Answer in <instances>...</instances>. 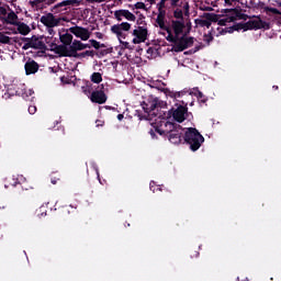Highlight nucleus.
I'll use <instances>...</instances> for the list:
<instances>
[{"instance_id": "nucleus-50", "label": "nucleus", "mask_w": 281, "mask_h": 281, "mask_svg": "<svg viewBox=\"0 0 281 281\" xmlns=\"http://www.w3.org/2000/svg\"><path fill=\"white\" fill-rule=\"evenodd\" d=\"M278 5L281 8V2H278Z\"/></svg>"}, {"instance_id": "nucleus-31", "label": "nucleus", "mask_w": 281, "mask_h": 281, "mask_svg": "<svg viewBox=\"0 0 281 281\" xmlns=\"http://www.w3.org/2000/svg\"><path fill=\"white\" fill-rule=\"evenodd\" d=\"M86 56H92L90 50H86L83 53L78 54L77 58H86Z\"/></svg>"}, {"instance_id": "nucleus-22", "label": "nucleus", "mask_w": 281, "mask_h": 281, "mask_svg": "<svg viewBox=\"0 0 281 281\" xmlns=\"http://www.w3.org/2000/svg\"><path fill=\"white\" fill-rule=\"evenodd\" d=\"M91 82L94 85H100L102 82V74L100 72H93L90 77Z\"/></svg>"}, {"instance_id": "nucleus-4", "label": "nucleus", "mask_w": 281, "mask_h": 281, "mask_svg": "<svg viewBox=\"0 0 281 281\" xmlns=\"http://www.w3.org/2000/svg\"><path fill=\"white\" fill-rule=\"evenodd\" d=\"M82 49H91V45L75 40L70 45H60L58 53L60 56L78 58V52H82Z\"/></svg>"}, {"instance_id": "nucleus-48", "label": "nucleus", "mask_w": 281, "mask_h": 281, "mask_svg": "<svg viewBox=\"0 0 281 281\" xmlns=\"http://www.w3.org/2000/svg\"><path fill=\"white\" fill-rule=\"evenodd\" d=\"M97 126H102V123H98Z\"/></svg>"}, {"instance_id": "nucleus-19", "label": "nucleus", "mask_w": 281, "mask_h": 281, "mask_svg": "<svg viewBox=\"0 0 281 281\" xmlns=\"http://www.w3.org/2000/svg\"><path fill=\"white\" fill-rule=\"evenodd\" d=\"M16 30L19 34H22L23 36H27L30 34V26L23 22L16 23Z\"/></svg>"}, {"instance_id": "nucleus-25", "label": "nucleus", "mask_w": 281, "mask_h": 281, "mask_svg": "<svg viewBox=\"0 0 281 281\" xmlns=\"http://www.w3.org/2000/svg\"><path fill=\"white\" fill-rule=\"evenodd\" d=\"M265 11L267 12V14H274L276 16L281 18V12L276 8L266 7Z\"/></svg>"}, {"instance_id": "nucleus-41", "label": "nucleus", "mask_w": 281, "mask_h": 281, "mask_svg": "<svg viewBox=\"0 0 281 281\" xmlns=\"http://www.w3.org/2000/svg\"><path fill=\"white\" fill-rule=\"evenodd\" d=\"M146 2H148L149 5H155V3H157V0H145Z\"/></svg>"}, {"instance_id": "nucleus-37", "label": "nucleus", "mask_w": 281, "mask_h": 281, "mask_svg": "<svg viewBox=\"0 0 281 281\" xmlns=\"http://www.w3.org/2000/svg\"><path fill=\"white\" fill-rule=\"evenodd\" d=\"M48 34L49 36H54V34H56V31H54V27H48Z\"/></svg>"}, {"instance_id": "nucleus-32", "label": "nucleus", "mask_w": 281, "mask_h": 281, "mask_svg": "<svg viewBox=\"0 0 281 281\" xmlns=\"http://www.w3.org/2000/svg\"><path fill=\"white\" fill-rule=\"evenodd\" d=\"M90 43H91L92 47H94V49H100V42H98L95 40H90Z\"/></svg>"}, {"instance_id": "nucleus-38", "label": "nucleus", "mask_w": 281, "mask_h": 281, "mask_svg": "<svg viewBox=\"0 0 281 281\" xmlns=\"http://www.w3.org/2000/svg\"><path fill=\"white\" fill-rule=\"evenodd\" d=\"M90 3H104L106 0H89Z\"/></svg>"}, {"instance_id": "nucleus-36", "label": "nucleus", "mask_w": 281, "mask_h": 281, "mask_svg": "<svg viewBox=\"0 0 281 281\" xmlns=\"http://www.w3.org/2000/svg\"><path fill=\"white\" fill-rule=\"evenodd\" d=\"M23 182H25V177L18 176V183H23Z\"/></svg>"}, {"instance_id": "nucleus-43", "label": "nucleus", "mask_w": 281, "mask_h": 281, "mask_svg": "<svg viewBox=\"0 0 281 281\" xmlns=\"http://www.w3.org/2000/svg\"><path fill=\"white\" fill-rule=\"evenodd\" d=\"M95 36H97V38H103L104 35L102 33H100V32H97Z\"/></svg>"}, {"instance_id": "nucleus-18", "label": "nucleus", "mask_w": 281, "mask_h": 281, "mask_svg": "<svg viewBox=\"0 0 281 281\" xmlns=\"http://www.w3.org/2000/svg\"><path fill=\"white\" fill-rule=\"evenodd\" d=\"M153 5H149L148 3L144 2V0H138L135 4L132 5V10H144L145 12H148Z\"/></svg>"}, {"instance_id": "nucleus-8", "label": "nucleus", "mask_w": 281, "mask_h": 281, "mask_svg": "<svg viewBox=\"0 0 281 281\" xmlns=\"http://www.w3.org/2000/svg\"><path fill=\"white\" fill-rule=\"evenodd\" d=\"M166 130L162 133H169L168 139L171 144H181V135H183V128L181 126H175V123L167 121L165 123Z\"/></svg>"}, {"instance_id": "nucleus-53", "label": "nucleus", "mask_w": 281, "mask_h": 281, "mask_svg": "<svg viewBox=\"0 0 281 281\" xmlns=\"http://www.w3.org/2000/svg\"><path fill=\"white\" fill-rule=\"evenodd\" d=\"M274 89H278V87H274Z\"/></svg>"}, {"instance_id": "nucleus-5", "label": "nucleus", "mask_w": 281, "mask_h": 281, "mask_svg": "<svg viewBox=\"0 0 281 281\" xmlns=\"http://www.w3.org/2000/svg\"><path fill=\"white\" fill-rule=\"evenodd\" d=\"M184 142L189 144L191 150L196 151L201 148V145L203 142H205V138L201 133H199V130L194 127H188L184 132Z\"/></svg>"}, {"instance_id": "nucleus-35", "label": "nucleus", "mask_w": 281, "mask_h": 281, "mask_svg": "<svg viewBox=\"0 0 281 281\" xmlns=\"http://www.w3.org/2000/svg\"><path fill=\"white\" fill-rule=\"evenodd\" d=\"M234 0H224V5L229 7L233 5Z\"/></svg>"}, {"instance_id": "nucleus-10", "label": "nucleus", "mask_w": 281, "mask_h": 281, "mask_svg": "<svg viewBox=\"0 0 281 281\" xmlns=\"http://www.w3.org/2000/svg\"><path fill=\"white\" fill-rule=\"evenodd\" d=\"M182 104L183 105H178L169 111V115H171L172 119L180 124L181 122H186L190 115L188 113V101L182 100Z\"/></svg>"}, {"instance_id": "nucleus-33", "label": "nucleus", "mask_w": 281, "mask_h": 281, "mask_svg": "<svg viewBox=\"0 0 281 281\" xmlns=\"http://www.w3.org/2000/svg\"><path fill=\"white\" fill-rule=\"evenodd\" d=\"M29 113H30V115H34V113H36V105H30Z\"/></svg>"}, {"instance_id": "nucleus-39", "label": "nucleus", "mask_w": 281, "mask_h": 281, "mask_svg": "<svg viewBox=\"0 0 281 281\" xmlns=\"http://www.w3.org/2000/svg\"><path fill=\"white\" fill-rule=\"evenodd\" d=\"M63 5H69V2L64 1V2H61L59 4H57L56 8H63Z\"/></svg>"}, {"instance_id": "nucleus-1", "label": "nucleus", "mask_w": 281, "mask_h": 281, "mask_svg": "<svg viewBox=\"0 0 281 281\" xmlns=\"http://www.w3.org/2000/svg\"><path fill=\"white\" fill-rule=\"evenodd\" d=\"M166 1L168 0H160L156 4L158 10L156 19V23L159 27L158 34L165 36L169 43H175V52H183V49H188V47L194 45V37L187 35L188 26H186V21L183 20H172L169 25L166 24L164 20L166 16Z\"/></svg>"}, {"instance_id": "nucleus-42", "label": "nucleus", "mask_w": 281, "mask_h": 281, "mask_svg": "<svg viewBox=\"0 0 281 281\" xmlns=\"http://www.w3.org/2000/svg\"><path fill=\"white\" fill-rule=\"evenodd\" d=\"M119 56H124V48L122 46H119Z\"/></svg>"}, {"instance_id": "nucleus-21", "label": "nucleus", "mask_w": 281, "mask_h": 281, "mask_svg": "<svg viewBox=\"0 0 281 281\" xmlns=\"http://www.w3.org/2000/svg\"><path fill=\"white\" fill-rule=\"evenodd\" d=\"M18 21H19V16L13 11H10L7 14V22H9L11 25H16Z\"/></svg>"}, {"instance_id": "nucleus-13", "label": "nucleus", "mask_w": 281, "mask_h": 281, "mask_svg": "<svg viewBox=\"0 0 281 281\" xmlns=\"http://www.w3.org/2000/svg\"><path fill=\"white\" fill-rule=\"evenodd\" d=\"M40 21L46 27H58L60 25V21H63V19L56 18L52 13H46V14L41 16Z\"/></svg>"}, {"instance_id": "nucleus-23", "label": "nucleus", "mask_w": 281, "mask_h": 281, "mask_svg": "<svg viewBox=\"0 0 281 281\" xmlns=\"http://www.w3.org/2000/svg\"><path fill=\"white\" fill-rule=\"evenodd\" d=\"M158 54H159V52H157V48H155V47H149L147 49V58H150V59L157 58Z\"/></svg>"}, {"instance_id": "nucleus-52", "label": "nucleus", "mask_w": 281, "mask_h": 281, "mask_svg": "<svg viewBox=\"0 0 281 281\" xmlns=\"http://www.w3.org/2000/svg\"><path fill=\"white\" fill-rule=\"evenodd\" d=\"M193 104H194V102H191V103H190V106H192Z\"/></svg>"}, {"instance_id": "nucleus-15", "label": "nucleus", "mask_w": 281, "mask_h": 281, "mask_svg": "<svg viewBox=\"0 0 281 281\" xmlns=\"http://www.w3.org/2000/svg\"><path fill=\"white\" fill-rule=\"evenodd\" d=\"M114 19H116V21H124V19H126V21L132 22H135L137 20L133 12L125 9L114 11Z\"/></svg>"}, {"instance_id": "nucleus-27", "label": "nucleus", "mask_w": 281, "mask_h": 281, "mask_svg": "<svg viewBox=\"0 0 281 281\" xmlns=\"http://www.w3.org/2000/svg\"><path fill=\"white\" fill-rule=\"evenodd\" d=\"M121 43V49H133V46L128 42L119 41Z\"/></svg>"}, {"instance_id": "nucleus-9", "label": "nucleus", "mask_w": 281, "mask_h": 281, "mask_svg": "<svg viewBox=\"0 0 281 281\" xmlns=\"http://www.w3.org/2000/svg\"><path fill=\"white\" fill-rule=\"evenodd\" d=\"M158 105H159V99L155 97H149L147 100L140 103L143 111L146 113L144 115L145 120L150 121L153 120V117H155L156 115L155 109H157Z\"/></svg>"}, {"instance_id": "nucleus-44", "label": "nucleus", "mask_w": 281, "mask_h": 281, "mask_svg": "<svg viewBox=\"0 0 281 281\" xmlns=\"http://www.w3.org/2000/svg\"><path fill=\"white\" fill-rule=\"evenodd\" d=\"M117 120H120V121L124 120V114H119Z\"/></svg>"}, {"instance_id": "nucleus-14", "label": "nucleus", "mask_w": 281, "mask_h": 281, "mask_svg": "<svg viewBox=\"0 0 281 281\" xmlns=\"http://www.w3.org/2000/svg\"><path fill=\"white\" fill-rule=\"evenodd\" d=\"M69 30L70 33L74 34V36L77 38H80V41H89V38H91V32L88 31V29L82 26H72Z\"/></svg>"}, {"instance_id": "nucleus-12", "label": "nucleus", "mask_w": 281, "mask_h": 281, "mask_svg": "<svg viewBox=\"0 0 281 281\" xmlns=\"http://www.w3.org/2000/svg\"><path fill=\"white\" fill-rule=\"evenodd\" d=\"M130 31H131V23L128 22L114 24L110 29V32H112V34H115L119 41H123V38H126V32H130Z\"/></svg>"}, {"instance_id": "nucleus-17", "label": "nucleus", "mask_w": 281, "mask_h": 281, "mask_svg": "<svg viewBox=\"0 0 281 281\" xmlns=\"http://www.w3.org/2000/svg\"><path fill=\"white\" fill-rule=\"evenodd\" d=\"M59 40L61 41L63 45H71L74 42V35L70 33H59Z\"/></svg>"}, {"instance_id": "nucleus-3", "label": "nucleus", "mask_w": 281, "mask_h": 281, "mask_svg": "<svg viewBox=\"0 0 281 281\" xmlns=\"http://www.w3.org/2000/svg\"><path fill=\"white\" fill-rule=\"evenodd\" d=\"M148 36H150V33L148 32V23L146 22V18L140 15L136 20V25L132 31V43L133 45H142V43L148 41Z\"/></svg>"}, {"instance_id": "nucleus-20", "label": "nucleus", "mask_w": 281, "mask_h": 281, "mask_svg": "<svg viewBox=\"0 0 281 281\" xmlns=\"http://www.w3.org/2000/svg\"><path fill=\"white\" fill-rule=\"evenodd\" d=\"M43 3H46L47 5H49V3H52V1H49V0H30V4L32 5V8H36L37 10H41V8H43Z\"/></svg>"}, {"instance_id": "nucleus-6", "label": "nucleus", "mask_w": 281, "mask_h": 281, "mask_svg": "<svg viewBox=\"0 0 281 281\" xmlns=\"http://www.w3.org/2000/svg\"><path fill=\"white\" fill-rule=\"evenodd\" d=\"M170 7L176 9L173 16L177 21H183V16H190V2L188 0H170Z\"/></svg>"}, {"instance_id": "nucleus-30", "label": "nucleus", "mask_w": 281, "mask_h": 281, "mask_svg": "<svg viewBox=\"0 0 281 281\" xmlns=\"http://www.w3.org/2000/svg\"><path fill=\"white\" fill-rule=\"evenodd\" d=\"M10 37L7 35H0V43H3L5 45H8L10 43Z\"/></svg>"}, {"instance_id": "nucleus-11", "label": "nucleus", "mask_w": 281, "mask_h": 281, "mask_svg": "<svg viewBox=\"0 0 281 281\" xmlns=\"http://www.w3.org/2000/svg\"><path fill=\"white\" fill-rule=\"evenodd\" d=\"M83 91L85 93H91V102H95L97 104H104V102H106V94H104V91L93 90L92 83H87Z\"/></svg>"}, {"instance_id": "nucleus-2", "label": "nucleus", "mask_w": 281, "mask_h": 281, "mask_svg": "<svg viewBox=\"0 0 281 281\" xmlns=\"http://www.w3.org/2000/svg\"><path fill=\"white\" fill-rule=\"evenodd\" d=\"M4 93L2 94L3 100H10L14 95H21L24 100L34 95V90L25 89V85L21 83V80L14 78L4 85Z\"/></svg>"}, {"instance_id": "nucleus-29", "label": "nucleus", "mask_w": 281, "mask_h": 281, "mask_svg": "<svg viewBox=\"0 0 281 281\" xmlns=\"http://www.w3.org/2000/svg\"><path fill=\"white\" fill-rule=\"evenodd\" d=\"M161 81L157 80V81H151L149 83V87H151V89H160L161 88Z\"/></svg>"}, {"instance_id": "nucleus-34", "label": "nucleus", "mask_w": 281, "mask_h": 281, "mask_svg": "<svg viewBox=\"0 0 281 281\" xmlns=\"http://www.w3.org/2000/svg\"><path fill=\"white\" fill-rule=\"evenodd\" d=\"M0 14H2V16H5L8 14V10H5V8L1 7Z\"/></svg>"}, {"instance_id": "nucleus-47", "label": "nucleus", "mask_w": 281, "mask_h": 281, "mask_svg": "<svg viewBox=\"0 0 281 281\" xmlns=\"http://www.w3.org/2000/svg\"><path fill=\"white\" fill-rule=\"evenodd\" d=\"M157 190H159V192H161V187H160V186H158V187H157Z\"/></svg>"}, {"instance_id": "nucleus-45", "label": "nucleus", "mask_w": 281, "mask_h": 281, "mask_svg": "<svg viewBox=\"0 0 281 281\" xmlns=\"http://www.w3.org/2000/svg\"><path fill=\"white\" fill-rule=\"evenodd\" d=\"M94 170H95V172H97L98 179H100V171L97 169V167H94Z\"/></svg>"}, {"instance_id": "nucleus-49", "label": "nucleus", "mask_w": 281, "mask_h": 281, "mask_svg": "<svg viewBox=\"0 0 281 281\" xmlns=\"http://www.w3.org/2000/svg\"><path fill=\"white\" fill-rule=\"evenodd\" d=\"M97 126H102V123H98Z\"/></svg>"}, {"instance_id": "nucleus-26", "label": "nucleus", "mask_w": 281, "mask_h": 281, "mask_svg": "<svg viewBox=\"0 0 281 281\" xmlns=\"http://www.w3.org/2000/svg\"><path fill=\"white\" fill-rule=\"evenodd\" d=\"M203 41H204V44H202V47L210 45V43H212V41H213L212 34L209 33V34L204 35Z\"/></svg>"}, {"instance_id": "nucleus-46", "label": "nucleus", "mask_w": 281, "mask_h": 281, "mask_svg": "<svg viewBox=\"0 0 281 281\" xmlns=\"http://www.w3.org/2000/svg\"><path fill=\"white\" fill-rule=\"evenodd\" d=\"M41 216H47V212H42Z\"/></svg>"}, {"instance_id": "nucleus-28", "label": "nucleus", "mask_w": 281, "mask_h": 281, "mask_svg": "<svg viewBox=\"0 0 281 281\" xmlns=\"http://www.w3.org/2000/svg\"><path fill=\"white\" fill-rule=\"evenodd\" d=\"M156 133H158V135H162V132L159 128L150 130L149 135H150L151 139H155V137L157 136Z\"/></svg>"}, {"instance_id": "nucleus-51", "label": "nucleus", "mask_w": 281, "mask_h": 281, "mask_svg": "<svg viewBox=\"0 0 281 281\" xmlns=\"http://www.w3.org/2000/svg\"><path fill=\"white\" fill-rule=\"evenodd\" d=\"M229 21H234V18H229Z\"/></svg>"}, {"instance_id": "nucleus-24", "label": "nucleus", "mask_w": 281, "mask_h": 281, "mask_svg": "<svg viewBox=\"0 0 281 281\" xmlns=\"http://www.w3.org/2000/svg\"><path fill=\"white\" fill-rule=\"evenodd\" d=\"M196 24L201 25V27H210L212 25V21L207 19H200V20H196Z\"/></svg>"}, {"instance_id": "nucleus-16", "label": "nucleus", "mask_w": 281, "mask_h": 281, "mask_svg": "<svg viewBox=\"0 0 281 281\" xmlns=\"http://www.w3.org/2000/svg\"><path fill=\"white\" fill-rule=\"evenodd\" d=\"M24 69L26 76H31V74H36V71H38V64L34 60H29L26 61Z\"/></svg>"}, {"instance_id": "nucleus-40", "label": "nucleus", "mask_w": 281, "mask_h": 281, "mask_svg": "<svg viewBox=\"0 0 281 281\" xmlns=\"http://www.w3.org/2000/svg\"><path fill=\"white\" fill-rule=\"evenodd\" d=\"M149 189L151 190V192H156L157 189H155V182H150Z\"/></svg>"}, {"instance_id": "nucleus-7", "label": "nucleus", "mask_w": 281, "mask_h": 281, "mask_svg": "<svg viewBox=\"0 0 281 281\" xmlns=\"http://www.w3.org/2000/svg\"><path fill=\"white\" fill-rule=\"evenodd\" d=\"M164 93L167 98H172L173 100H179V98H187V100H190L192 95H195L198 100H201V102H205V99H203V92L199 91V89H193L192 92H188V91H175L166 88L164 90Z\"/></svg>"}]
</instances>
